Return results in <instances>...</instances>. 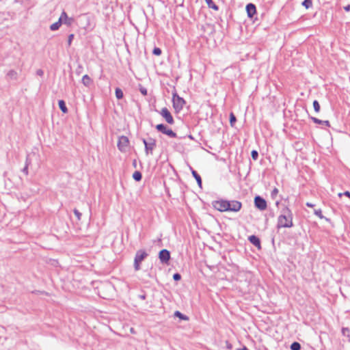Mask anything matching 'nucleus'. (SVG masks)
Instances as JSON below:
<instances>
[{"label": "nucleus", "instance_id": "f8f14e48", "mask_svg": "<svg viewBox=\"0 0 350 350\" xmlns=\"http://www.w3.org/2000/svg\"><path fill=\"white\" fill-rule=\"evenodd\" d=\"M241 208V203L239 201L232 200L229 201L228 211H239Z\"/></svg>", "mask_w": 350, "mask_h": 350}, {"label": "nucleus", "instance_id": "c03bdc74", "mask_svg": "<svg viewBox=\"0 0 350 350\" xmlns=\"http://www.w3.org/2000/svg\"><path fill=\"white\" fill-rule=\"evenodd\" d=\"M131 333H135V331H134V329H133V328H131Z\"/></svg>", "mask_w": 350, "mask_h": 350}, {"label": "nucleus", "instance_id": "c9c22d12", "mask_svg": "<svg viewBox=\"0 0 350 350\" xmlns=\"http://www.w3.org/2000/svg\"><path fill=\"white\" fill-rule=\"evenodd\" d=\"M342 195L350 198V192L348 191L344 192L343 193H338L339 197H341Z\"/></svg>", "mask_w": 350, "mask_h": 350}, {"label": "nucleus", "instance_id": "f704fd0d", "mask_svg": "<svg viewBox=\"0 0 350 350\" xmlns=\"http://www.w3.org/2000/svg\"><path fill=\"white\" fill-rule=\"evenodd\" d=\"M73 38H74V35L73 34H70V35L68 36V44L69 46L71 44V42L72 41Z\"/></svg>", "mask_w": 350, "mask_h": 350}, {"label": "nucleus", "instance_id": "f3484780", "mask_svg": "<svg viewBox=\"0 0 350 350\" xmlns=\"http://www.w3.org/2000/svg\"><path fill=\"white\" fill-rule=\"evenodd\" d=\"M311 119L314 123L319 124H324L327 126H329V122L328 120H321L317 118L312 117Z\"/></svg>", "mask_w": 350, "mask_h": 350}, {"label": "nucleus", "instance_id": "5701e85b", "mask_svg": "<svg viewBox=\"0 0 350 350\" xmlns=\"http://www.w3.org/2000/svg\"><path fill=\"white\" fill-rule=\"evenodd\" d=\"M314 213L317 216L319 217L320 219H325L326 221H329V219L328 218H326L323 215H322V211H321V209H316L314 210Z\"/></svg>", "mask_w": 350, "mask_h": 350}, {"label": "nucleus", "instance_id": "ea45409f", "mask_svg": "<svg viewBox=\"0 0 350 350\" xmlns=\"http://www.w3.org/2000/svg\"><path fill=\"white\" fill-rule=\"evenodd\" d=\"M342 334H343L344 335H345V334H346V333H347V332H348L349 330V329H348V328H342Z\"/></svg>", "mask_w": 350, "mask_h": 350}, {"label": "nucleus", "instance_id": "20e7f679", "mask_svg": "<svg viewBox=\"0 0 350 350\" xmlns=\"http://www.w3.org/2000/svg\"><path fill=\"white\" fill-rule=\"evenodd\" d=\"M143 143L145 146L146 154H152V150L156 147V141L153 138H149L148 140L143 139Z\"/></svg>", "mask_w": 350, "mask_h": 350}, {"label": "nucleus", "instance_id": "1a4fd4ad", "mask_svg": "<svg viewBox=\"0 0 350 350\" xmlns=\"http://www.w3.org/2000/svg\"><path fill=\"white\" fill-rule=\"evenodd\" d=\"M160 114L162 116V117L165 120V121L170 124H174V118L171 114V113L169 111V110L164 107L161 109Z\"/></svg>", "mask_w": 350, "mask_h": 350}, {"label": "nucleus", "instance_id": "9b49d317", "mask_svg": "<svg viewBox=\"0 0 350 350\" xmlns=\"http://www.w3.org/2000/svg\"><path fill=\"white\" fill-rule=\"evenodd\" d=\"M159 258L162 263H167L170 258V252L165 249L161 250L159 254Z\"/></svg>", "mask_w": 350, "mask_h": 350}, {"label": "nucleus", "instance_id": "f257e3e1", "mask_svg": "<svg viewBox=\"0 0 350 350\" xmlns=\"http://www.w3.org/2000/svg\"><path fill=\"white\" fill-rule=\"evenodd\" d=\"M293 226V213L288 207L285 206L278 218L277 228H291Z\"/></svg>", "mask_w": 350, "mask_h": 350}, {"label": "nucleus", "instance_id": "c756f323", "mask_svg": "<svg viewBox=\"0 0 350 350\" xmlns=\"http://www.w3.org/2000/svg\"><path fill=\"white\" fill-rule=\"evenodd\" d=\"M29 163H30V162L29 161L28 158H27L25 166L23 169V172H24L25 174H28V166H29Z\"/></svg>", "mask_w": 350, "mask_h": 350}, {"label": "nucleus", "instance_id": "4468645a", "mask_svg": "<svg viewBox=\"0 0 350 350\" xmlns=\"http://www.w3.org/2000/svg\"><path fill=\"white\" fill-rule=\"evenodd\" d=\"M18 72L14 70H10L6 74V78L8 80H17L18 79Z\"/></svg>", "mask_w": 350, "mask_h": 350}, {"label": "nucleus", "instance_id": "393cba45", "mask_svg": "<svg viewBox=\"0 0 350 350\" xmlns=\"http://www.w3.org/2000/svg\"><path fill=\"white\" fill-rule=\"evenodd\" d=\"M300 349H301V345L297 342H294L291 345V350H300Z\"/></svg>", "mask_w": 350, "mask_h": 350}, {"label": "nucleus", "instance_id": "7ed1b4c3", "mask_svg": "<svg viewBox=\"0 0 350 350\" xmlns=\"http://www.w3.org/2000/svg\"><path fill=\"white\" fill-rule=\"evenodd\" d=\"M148 256L147 252L144 250L137 251L134 258V269L135 271H139L141 262Z\"/></svg>", "mask_w": 350, "mask_h": 350}, {"label": "nucleus", "instance_id": "4be33fe9", "mask_svg": "<svg viewBox=\"0 0 350 350\" xmlns=\"http://www.w3.org/2000/svg\"><path fill=\"white\" fill-rule=\"evenodd\" d=\"M133 178L136 181H140L142 180V173L140 172H139V171H135L133 174Z\"/></svg>", "mask_w": 350, "mask_h": 350}, {"label": "nucleus", "instance_id": "79ce46f5", "mask_svg": "<svg viewBox=\"0 0 350 350\" xmlns=\"http://www.w3.org/2000/svg\"><path fill=\"white\" fill-rule=\"evenodd\" d=\"M278 189H276V188H275V189H273V193H275V194H277V193H278Z\"/></svg>", "mask_w": 350, "mask_h": 350}, {"label": "nucleus", "instance_id": "cd10ccee", "mask_svg": "<svg viewBox=\"0 0 350 350\" xmlns=\"http://www.w3.org/2000/svg\"><path fill=\"white\" fill-rule=\"evenodd\" d=\"M302 5L306 8H309L312 5V0H304L302 3Z\"/></svg>", "mask_w": 350, "mask_h": 350}, {"label": "nucleus", "instance_id": "e433bc0d", "mask_svg": "<svg viewBox=\"0 0 350 350\" xmlns=\"http://www.w3.org/2000/svg\"><path fill=\"white\" fill-rule=\"evenodd\" d=\"M140 92L144 96L147 95V90L145 88H141Z\"/></svg>", "mask_w": 350, "mask_h": 350}, {"label": "nucleus", "instance_id": "37998d69", "mask_svg": "<svg viewBox=\"0 0 350 350\" xmlns=\"http://www.w3.org/2000/svg\"><path fill=\"white\" fill-rule=\"evenodd\" d=\"M139 297L142 299H146V295H140Z\"/></svg>", "mask_w": 350, "mask_h": 350}, {"label": "nucleus", "instance_id": "39448f33", "mask_svg": "<svg viewBox=\"0 0 350 350\" xmlns=\"http://www.w3.org/2000/svg\"><path fill=\"white\" fill-rule=\"evenodd\" d=\"M156 129L158 131L161 132L162 133L167 135L172 138H175L177 136L176 133H174L172 129H169L163 124H157L156 126Z\"/></svg>", "mask_w": 350, "mask_h": 350}, {"label": "nucleus", "instance_id": "b1692460", "mask_svg": "<svg viewBox=\"0 0 350 350\" xmlns=\"http://www.w3.org/2000/svg\"><path fill=\"white\" fill-rule=\"evenodd\" d=\"M174 316L176 317H178L179 319H180L182 320H185V321L189 320V317H188L184 315L183 314H182L179 311H176L174 312Z\"/></svg>", "mask_w": 350, "mask_h": 350}, {"label": "nucleus", "instance_id": "ddd939ff", "mask_svg": "<svg viewBox=\"0 0 350 350\" xmlns=\"http://www.w3.org/2000/svg\"><path fill=\"white\" fill-rule=\"evenodd\" d=\"M246 11L250 18H252L256 14V6L252 3H249L246 5Z\"/></svg>", "mask_w": 350, "mask_h": 350}, {"label": "nucleus", "instance_id": "dca6fc26", "mask_svg": "<svg viewBox=\"0 0 350 350\" xmlns=\"http://www.w3.org/2000/svg\"><path fill=\"white\" fill-rule=\"evenodd\" d=\"M92 81L91 78L88 75H85L83 77L82 83L85 86H86V87L90 86V84L92 83Z\"/></svg>", "mask_w": 350, "mask_h": 350}, {"label": "nucleus", "instance_id": "c85d7f7f", "mask_svg": "<svg viewBox=\"0 0 350 350\" xmlns=\"http://www.w3.org/2000/svg\"><path fill=\"white\" fill-rule=\"evenodd\" d=\"M236 120H237V119H236L235 116L232 113H231L230 115V123L232 126H233Z\"/></svg>", "mask_w": 350, "mask_h": 350}, {"label": "nucleus", "instance_id": "9d476101", "mask_svg": "<svg viewBox=\"0 0 350 350\" xmlns=\"http://www.w3.org/2000/svg\"><path fill=\"white\" fill-rule=\"evenodd\" d=\"M62 24L66 25L67 26H71L74 23V18L68 17L66 12L63 11L59 18Z\"/></svg>", "mask_w": 350, "mask_h": 350}, {"label": "nucleus", "instance_id": "412c9836", "mask_svg": "<svg viewBox=\"0 0 350 350\" xmlns=\"http://www.w3.org/2000/svg\"><path fill=\"white\" fill-rule=\"evenodd\" d=\"M205 2L206 3L208 8H212L215 10H218V6L215 5L213 0H205Z\"/></svg>", "mask_w": 350, "mask_h": 350}, {"label": "nucleus", "instance_id": "72a5a7b5", "mask_svg": "<svg viewBox=\"0 0 350 350\" xmlns=\"http://www.w3.org/2000/svg\"><path fill=\"white\" fill-rule=\"evenodd\" d=\"M181 278V276L179 273H174V275H173V279L175 280V281H178L180 280Z\"/></svg>", "mask_w": 350, "mask_h": 350}, {"label": "nucleus", "instance_id": "423d86ee", "mask_svg": "<svg viewBox=\"0 0 350 350\" xmlns=\"http://www.w3.org/2000/svg\"><path fill=\"white\" fill-rule=\"evenodd\" d=\"M228 205L229 201L224 200H217L213 203L214 208L221 212L228 211Z\"/></svg>", "mask_w": 350, "mask_h": 350}, {"label": "nucleus", "instance_id": "2f4dec72", "mask_svg": "<svg viewBox=\"0 0 350 350\" xmlns=\"http://www.w3.org/2000/svg\"><path fill=\"white\" fill-rule=\"evenodd\" d=\"M152 53L155 55H160L161 54V50L159 48L155 47L153 49Z\"/></svg>", "mask_w": 350, "mask_h": 350}, {"label": "nucleus", "instance_id": "58836bf2", "mask_svg": "<svg viewBox=\"0 0 350 350\" xmlns=\"http://www.w3.org/2000/svg\"><path fill=\"white\" fill-rule=\"evenodd\" d=\"M344 10L346 11V12H349L350 11V5H347L346 6L344 7Z\"/></svg>", "mask_w": 350, "mask_h": 350}, {"label": "nucleus", "instance_id": "7c9ffc66", "mask_svg": "<svg viewBox=\"0 0 350 350\" xmlns=\"http://www.w3.org/2000/svg\"><path fill=\"white\" fill-rule=\"evenodd\" d=\"M251 155H252V158L254 160H257V159L258 157V152L256 150H254L252 151Z\"/></svg>", "mask_w": 350, "mask_h": 350}, {"label": "nucleus", "instance_id": "4c0bfd02", "mask_svg": "<svg viewBox=\"0 0 350 350\" xmlns=\"http://www.w3.org/2000/svg\"><path fill=\"white\" fill-rule=\"evenodd\" d=\"M36 74H37L38 76L42 77V76H43V75H44V72H43V70H41V69H38V70L36 71Z\"/></svg>", "mask_w": 350, "mask_h": 350}, {"label": "nucleus", "instance_id": "6ab92c4d", "mask_svg": "<svg viewBox=\"0 0 350 350\" xmlns=\"http://www.w3.org/2000/svg\"><path fill=\"white\" fill-rule=\"evenodd\" d=\"M59 107L62 111L64 113L68 112V109L66 106V103L63 100H59L58 102Z\"/></svg>", "mask_w": 350, "mask_h": 350}, {"label": "nucleus", "instance_id": "f03ea898", "mask_svg": "<svg viewBox=\"0 0 350 350\" xmlns=\"http://www.w3.org/2000/svg\"><path fill=\"white\" fill-rule=\"evenodd\" d=\"M173 107L176 113L180 112L185 105V100L178 95L176 92L172 94Z\"/></svg>", "mask_w": 350, "mask_h": 350}, {"label": "nucleus", "instance_id": "a19ab883", "mask_svg": "<svg viewBox=\"0 0 350 350\" xmlns=\"http://www.w3.org/2000/svg\"><path fill=\"white\" fill-rule=\"evenodd\" d=\"M306 206L308 207H313L314 205L310 202H307Z\"/></svg>", "mask_w": 350, "mask_h": 350}, {"label": "nucleus", "instance_id": "a211bd4d", "mask_svg": "<svg viewBox=\"0 0 350 350\" xmlns=\"http://www.w3.org/2000/svg\"><path fill=\"white\" fill-rule=\"evenodd\" d=\"M191 173H192L193 176L196 180L198 185L200 187H201L202 186V179H201L200 176L197 173L196 171H195L194 170H192V169H191Z\"/></svg>", "mask_w": 350, "mask_h": 350}, {"label": "nucleus", "instance_id": "aec40b11", "mask_svg": "<svg viewBox=\"0 0 350 350\" xmlns=\"http://www.w3.org/2000/svg\"><path fill=\"white\" fill-rule=\"evenodd\" d=\"M62 22L60 21V20L59 19L58 21L53 23L51 26H50V29L51 31H56L57 30L60 26L62 25Z\"/></svg>", "mask_w": 350, "mask_h": 350}, {"label": "nucleus", "instance_id": "473e14b6", "mask_svg": "<svg viewBox=\"0 0 350 350\" xmlns=\"http://www.w3.org/2000/svg\"><path fill=\"white\" fill-rule=\"evenodd\" d=\"M74 213L76 215V217H77V219L80 220L81 217V213L77 209H74Z\"/></svg>", "mask_w": 350, "mask_h": 350}, {"label": "nucleus", "instance_id": "6e6552de", "mask_svg": "<svg viewBox=\"0 0 350 350\" xmlns=\"http://www.w3.org/2000/svg\"><path fill=\"white\" fill-rule=\"evenodd\" d=\"M254 204L255 206L260 211H264L267 208V202L265 200L259 196L255 197Z\"/></svg>", "mask_w": 350, "mask_h": 350}, {"label": "nucleus", "instance_id": "0eeeda50", "mask_svg": "<svg viewBox=\"0 0 350 350\" xmlns=\"http://www.w3.org/2000/svg\"><path fill=\"white\" fill-rule=\"evenodd\" d=\"M129 144V140L126 136H120L118 142V148L121 152H125Z\"/></svg>", "mask_w": 350, "mask_h": 350}, {"label": "nucleus", "instance_id": "bb28decb", "mask_svg": "<svg viewBox=\"0 0 350 350\" xmlns=\"http://www.w3.org/2000/svg\"><path fill=\"white\" fill-rule=\"evenodd\" d=\"M313 107L316 112H319L320 111V105L317 100H314L313 102Z\"/></svg>", "mask_w": 350, "mask_h": 350}, {"label": "nucleus", "instance_id": "a878e982", "mask_svg": "<svg viewBox=\"0 0 350 350\" xmlns=\"http://www.w3.org/2000/svg\"><path fill=\"white\" fill-rule=\"evenodd\" d=\"M116 96L118 99H121L123 97V92L120 88L116 89Z\"/></svg>", "mask_w": 350, "mask_h": 350}, {"label": "nucleus", "instance_id": "2eb2a0df", "mask_svg": "<svg viewBox=\"0 0 350 350\" xmlns=\"http://www.w3.org/2000/svg\"><path fill=\"white\" fill-rule=\"evenodd\" d=\"M248 239L252 244L258 248L260 247V241L258 237L255 235H251L249 237Z\"/></svg>", "mask_w": 350, "mask_h": 350}]
</instances>
